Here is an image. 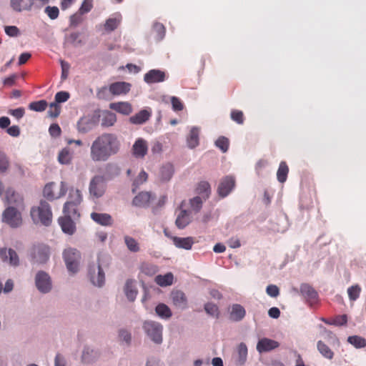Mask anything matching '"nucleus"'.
I'll return each instance as SVG.
<instances>
[{"label": "nucleus", "mask_w": 366, "mask_h": 366, "mask_svg": "<svg viewBox=\"0 0 366 366\" xmlns=\"http://www.w3.org/2000/svg\"><path fill=\"white\" fill-rule=\"evenodd\" d=\"M185 206V202H182L179 206V211L175 221L176 226L179 229L185 228L192 221L191 211L187 210Z\"/></svg>", "instance_id": "f8f14e48"}, {"label": "nucleus", "mask_w": 366, "mask_h": 366, "mask_svg": "<svg viewBox=\"0 0 366 366\" xmlns=\"http://www.w3.org/2000/svg\"><path fill=\"white\" fill-rule=\"evenodd\" d=\"M124 292L127 297L130 301H134L137 295V290L132 280H127L125 284Z\"/></svg>", "instance_id": "c9c22d12"}, {"label": "nucleus", "mask_w": 366, "mask_h": 366, "mask_svg": "<svg viewBox=\"0 0 366 366\" xmlns=\"http://www.w3.org/2000/svg\"><path fill=\"white\" fill-rule=\"evenodd\" d=\"M44 12L52 20L57 19L59 14V10L56 6H48L45 8Z\"/></svg>", "instance_id": "5fc2aeb1"}, {"label": "nucleus", "mask_w": 366, "mask_h": 366, "mask_svg": "<svg viewBox=\"0 0 366 366\" xmlns=\"http://www.w3.org/2000/svg\"><path fill=\"white\" fill-rule=\"evenodd\" d=\"M237 352L239 355V362L240 365L244 363L247 355V345L242 342L238 345Z\"/></svg>", "instance_id": "49530a36"}, {"label": "nucleus", "mask_w": 366, "mask_h": 366, "mask_svg": "<svg viewBox=\"0 0 366 366\" xmlns=\"http://www.w3.org/2000/svg\"><path fill=\"white\" fill-rule=\"evenodd\" d=\"M157 314L163 318H169L172 316V312L169 307L165 304L161 303L156 307Z\"/></svg>", "instance_id": "79ce46f5"}, {"label": "nucleus", "mask_w": 366, "mask_h": 366, "mask_svg": "<svg viewBox=\"0 0 366 366\" xmlns=\"http://www.w3.org/2000/svg\"><path fill=\"white\" fill-rule=\"evenodd\" d=\"M171 103L172 105L173 110L176 112L182 111L184 109V105L182 102L179 98L176 97H172L171 98Z\"/></svg>", "instance_id": "052dcab7"}, {"label": "nucleus", "mask_w": 366, "mask_h": 366, "mask_svg": "<svg viewBox=\"0 0 366 366\" xmlns=\"http://www.w3.org/2000/svg\"><path fill=\"white\" fill-rule=\"evenodd\" d=\"M172 239L174 244L178 247L184 249H190L194 244L193 238L191 237H172Z\"/></svg>", "instance_id": "c756f323"}, {"label": "nucleus", "mask_w": 366, "mask_h": 366, "mask_svg": "<svg viewBox=\"0 0 366 366\" xmlns=\"http://www.w3.org/2000/svg\"><path fill=\"white\" fill-rule=\"evenodd\" d=\"M197 192L204 199L208 198L211 192L209 184L205 181L199 182L197 187Z\"/></svg>", "instance_id": "ea45409f"}, {"label": "nucleus", "mask_w": 366, "mask_h": 366, "mask_svg": "<svg viewBox=\"0 0 366 366\" xmlns=\"http://www.w3.org/2000/svg\"><path fill=\"white\" fill-rule=\"evenodd\" d=\"M37 289L42 293H47L51 289V281L49 274L44 272H39L35 278Z\"/></svg>", "instance_id": "ddd939ff"}, {"label": "nucleus", "mask_w": 366, "mask_h": 366, "mask_svg": "<svg viewBox=\"0 0 366 366\" xmlns=\"http://www.w3.org/2000/svg\"><path fill=\"white\" fill-rule=\"evenodd\" d=\"M0 257L4 262H8L12 266H17L19 264V257L12 249H1Z\"/></svg>", "instance_id": "412c9836"}, {"label": "nucleus", "mask_w": 366, "mask_h": 366, "mask_svg": "<svg viewBox=\"0 0 366 366\" xmlns=\"http://www.w3.org/2000/svg\"><path fill=\"white\" fill-rule=\"evenodd\" d=\"M280 343L272 339L264 337L260 339L257 344V350L259 353L267 352L277 348Z\"/></svg>", "instance_id": "a211bd4d"}, {"label": "nucleus", "mask_w": 366, "mask_h": 366, "mask_svg": "<svg viewBox=\"0 0 366 366\" xmlns=\"http://www.w3.org/2000/svg\"><path fill=\"white\" fill-rule=\"evenodd\" d=\"M174 173V168L172 164H166L163 165L159 172V178L162 182H167L170 180Z\"/></svg>", "instance_id": "72a5a7b5"}, {"label": "nucleus", "mask_w": 366, "mask_h": 366, "mask_svg": "<svg viewBox=\"0 0 366 366\" xmlns=\"http://www.w3.org/2000/svg\"><path fill=\"white\" fill-rule=\"evenodd\" d=\"M105 192L104 179L102 176L94 177L89 184L90 195L95 198L101 197Z\"/></svg>", "instance_id": "9b49d317"}, {"label": "nucleus", "mask_w": 366, "mask_h": 366, "mask_svg": "<svg viewBox=\"0 0 366 366\" xmlns=\"http://www.w3.org/2000/svg\"><path fill=\"white\" fill-rule=\"evenodd\" d=\"M174 276L172 273L168 272L164 275H157L155 277V282L161 287H167L172 285Z\"/></svg>", "instance_id": "e433bc0d"}, {"label": "nucleus", "mask_w": 366, "mask_h": 366, "mask_svg": "<svg viewBox=\"0 0 366 366\" xmlns=\"http://www.w3.org/2000/svg\"><path fill=\"white\" fill-rule=\"evenodd\" d=\"M100 121L99 113L94 112L92 115L86 116L79 119L77 127L80 132L86 133L98 125Z\"/></svg>", "instance_id": "1a4fd4ad"}, {"label": "nucleus", "mask_w": 366, "mask_h": 366, "mask_svg": "<svg viewBox=\"0 0 366 366\" xmlns=\"http://www.w3.org/2000/svg\"><path fill=\"white\" fill-rule=\"evenodd\" d=\"M10 6L17 12L31 11L33 7V0H10Z\"/></svg>", "instance_id": "b1692460"}, {"label": "nucleus", "mask_w": 366, "mask_h": 366, "mask_svg": "<svg viewBox=\"0 0 366 366\" xmlns=\"http://www.w3.org/2000/svg\"><path fill=\"white\" fill-rule=\"evenodd\" d=\"M121 21L122 16L120 14H117L114 17L109 18L104 24V31L107 33L114 31L119 26Z\"/></svg>", "instance_id": "2f4dec72"}, {"label": "nucleus", "mask_w": 366, "mask_h": 366, "mask_svg": "<svg viewBox=\"0 0 366 366\" xmlns=\"http://www.w3.org/2000/svg\"><path fill=\"white\" fill-rule=\"evenodd\" d=\"M267 294L272 297H277L280 295V290L274 285H269L266 288Z\"/></svg>", "instance_id": "680f3d73"}, {"label": "nucleus", "mask_w": 366, "mask_h": 366, "mask_svg": "<svg viewBox=\"0 0 366 366\" xmlns=\"http://www.w3.org/2000/svg\"><path fill=\"white\" fill-rule=\"evenodd\" d=\"M147 144L145 140L138 139L132 147L133 154L136 157H144L147 152Z\"/></svg>", "instance_id": "cd10ccee"}, {"label": "nucleus", "mask_w": 366, "mask_h": 366, "mask_svg": "<svg viewBox=\"0 0 366 366\" xmlns=\"http://www.w3.org/2000/svg\"><path fill=\"white\" fill-rule=\"evenodd\" d=\"M231 119L239 124H243L244 122V114L239 110H232L231 112Z\"/></svg>", "instance_id": "603ef678"}, {"label": "nucleus", "mask_w": 366, "mask_h": 366, "mask_svg": "<svg viewBox=\"0 0 366 366\" xmlns=\"http://www.w3.org/2000/svg\"><path fill=\"white\" fill-rule=\"evenodd\" d=\"M92 8V1L89 0H84L81 4V7L79 9V13L84 14L91 11Z\"/></svg>", "instance_id": "e2e57ef3"}, {"label": "nucleus", "mask_w": 366, "mask_h": 366, "mask_svg": "<svg viewBox=\"0 0 366 366\" xmlns=\"http://www.w3.org/2000/svg\"><path fill=\"white\" fill-rule=\"evenodd\" d=\"M154 199L152 194L148 192H142L133 199V204L139 207H148Z\"/></svg>", "instance_id": "4be33fe9"}, {"label": "nucleus", "mask_w": 366, "mask_h": 366, "mask_svg": "<svg viewBox=\"0 0 366 366\" xmlns=\"http://www.w3.org/2000/svg\"><path fill=\"white\" fill-rule=\"evenodd\" d=\"M9 114L14 117L16 119H19L22 118L25 114V110L23 107H19L15 109H10Z\"/></svg>", "instance_id": "69168bd1"}, {"label": "nucleus", "mask_w": 366, "mask_h": 366, "mask_svg": "<svg viewBox=\"0 0 366 366\" xmlns=\"http://www.w3.org/2000/svg\"><path fill=\"white\" fill-rule=\"evenodd\" d=\"M204 310L208 315L216 318H218L219 316V307L214 303L208 302L205 304Z\"/></svg>", "instance_id": "a18cd8bd"}, {"label": "nucleus", "mask_w": 366, "mask_h": 366, "mask_svg": "<svg viewBox=\"0 0 366 366\" xmlns=\"http://www.w3.org/2000/svg\"><path fill=\"white\" fill-rule=\"evenodd\" d=\"M361 288L359 285H354L348 288L347 293L350 300H356L360 294Z\"/></svg>", "instance_id": "09e8293b"}, {"label": "nucleus", "mask_w": 366, "mask_h": 366, "mask_svg": "<svg viewBox=\"0 0 366 366\" xmlns=\"http://www.w3.org/2000/svg\"><path fill=\"white\" fill-rule=\"evenodd\" d=\"M148 175L144 171H142L133 183L132 192L134 193L137 187L147 180Z\"/></svg>", "instance_id": "8fccbe9b"}, {"label": "nucleus", "mask_w": 366, "mask_h": 366, "mask_svg": "<svg viewBox=\"0 0 366 366\" xmlns=\"http://www.w3.org/2000/svg\"><path fill=\"white\" fill-rule=\"evenodd\" d=\"M317 350L321 355L327 359L331 360L333 358L334 352L331 349L322 341L317 342Z\"/></svg>", "instance_id": "58836bf2"}, {"label": "nucleus", "mask_w": 366, "mask_h": 366, "mask_svg": "<svg viewBox=\"0 0 366 366\" xmlns=\"http://www.w3.org/2000/svg\"><path fill=\"white\" fill-rule=\"evenodd\" d=\"M89 275L93 285L98 287H102L104 285L105 281L104 272L99 262L89 266Z\"/></svg>", "instance_id": "9d476101"}, {"label": "nucleus", "mask_w": 366, "mask_h": 366, "mask_svg": "<svg viewBox=\"0 0 366 366\" xmlns=\"http://www.w3.org/2000/svg\"><path fill=\"white\" fill-rule=\"evenodd\" d=\"M91 218L94 222L102 226H112L113 224L112 216L107 213L92 212Z\"/></svg>", "instance_id": "a878e982"}, {"label": "nucleus", "mask_w": 366, "mask_h": 366, "mask_svg": "<svg viewBox=\"0 0 366 366\" xmlns=\"http://www.w3.org/2000/svg\"><path fill=\"white\" fill-rule=\"evenodd\" d=\"M144 330L152 341L161 343L162 341V326L156 322L146 321L144 323Z\"/></svg>", "instance_id": "0eeeda50"}, {"label": "nucleus", "mask_w": 366, "mask_h": 366, "mask_svg": "<svg viewBox=\"0 0 366 366\" xmlns=\"http://www.w3.org/2000/svg\"><path fill=\"white\" fill-rule=\"evenodd\" d=\"M9 167V161L8 157L2 152H0V173L6 172Z\"/></svg>", "instance_id": "6e6d98bb"}, {"label": "nucleus", "mask_w": 366, "mask_h": 366, "mask_svg": "<svg viewBox=\"0 0 366 366\" xmlns=\"http://www.w3.org/2000/svg\"><path fill=\"white\" fill-rule=\"evenodd\" d=\"M165 73L159 69H152L144 74V80L147 84L162 82L165 80Z\"/></svg>", "instance_id": "aec40b11"}, {"label": "nucleus", "mask_w": 366, "mask_h": 366, "mask_svg": "<svg viewBox=\"0 0 366 366\" xmlns=\"http://www.w3.org/2000/svg\"><path fill=\"white\" fill-rule=\"evenodd\" d=\"M73 159V153L69 148L65 147L62 149L58 155V161L61 164H69Z\"/></svg>", "instance_id": "f704fd0d"}, {"label": "nucleus", "mask_w": 366, "mask_h": 366, "mask_svg": "<svg viewBox=\"0 0 366 366\" xmlns=\"http://www.w3.org/2000/svg\"><path fill=\"white\" fill-rule=\"evenodd\" d=\"M289 168L285 162H281L277 172V177L280 182L283 183L287 180Z\"/></svg>", "instance_id": "4c0bfd02"}, {"label": "nucleus", "mask_w": 366, "mask_h": 366, "mask_svg": "<svg viewBox=\"0 0 366 366\" xmlns=\"http://www.w3.org/2000/svg\"><path fill=\"white\" fill-rule=\"evenodd\" d=\"M63 257L67 269L71 273H76L79 269L80 252L76 249L69 247L64 251Z\"/></svg>", "instance_id": "423d86ee"}, {"label": "nucleus", "mask_w": 366, "mask_h": 366, "mask_svg": "<svg viewBox=\"0 0 366 366\" xmlns=\"http://www.w3.org/2000/svg\"><path fill=\"white\" fill-rule=\"evenodd\" d=\"M151 112L142 109L129 118V122L134 124H142L146 122L151 117Z\"/></svg>", "instance_id": "7c9ffc66"}, {"label": "nucleus", "mask_w": 366, "mask_h": 366, "mask_svg": "<svg viewBox=\"0 0 366 366\" xmlns=\"http://www.w3.org/2000/svg\"><path fill=\"white\" fill-rule=\"evenodd\" d=\"M30 215L34 222H40L45 226L50 225L53 217L51 207L45 200H41L38 206L31 207Z\"/></svg>", "instance_id": "f03ea898"}, {"label": "nucleus", "mask_w": 366, "mask_h": 366, "mask_svg": "<svg viewBox=\"0 0 366 366\" xmlns=\"http://www.w3.org/2000/svg\"><path fill=\"white\" fill-rule=\"evenodd\" d=\"M109 92L114 96L127 94L131 89V84L125 81H117L109 85ZM107 91V87L104 86L97 92V97L104 99Z\"/></svg>", "instance_id": "20e7f679"}, {"label": "nucleus", "mask_w": 366, "mask_h": 366, "mask_svg": "<svg viewBox=\"0 0 366 366\" xmlns=\"http://www.w3.org/2000/svg\"><path fill=\"white\" fill-rule=\"evenodd\" d=\"M199 128L193 127L187 138V146L190 149L195 148L199 145Z\"/></svg>", "instance_id": "473e14b6"}, {"label": "nucleus", "mask_w": 366, "mask_h": 366, "mask_svg": "<svg viewBox=\"0 0 366 366\" xmlns=\"http://www.w3.org/2000/svg\"><path fill=\"white\" fill-rule=\"evenodd\" d=\"M124 242L128 249L132 252H137L139 251L140 247L137 241L129 236L124 237Z\"/></svg>", "instance_id": "a19ab883"}, {"label": "nucleus", "mask_w": 366, "mask_h": 366, "mask_svg": "<svg viewBox=\"0 0 366 366\" xmlns=\"http://www.w3.org/2000/svg\"><path fill=\"white\" fill-rule=\"evenodd\" d=\"M60 111L61 107L58 104L51 103L47 113L50 117H57L60 114Z\"/></svg>", "instance_id": "4d7b16f0"}, {"label": "nucleus", "mask_w": 366, "mask_h": 366, "mask_svg": "<svg viewBox=\"0 0 366 366\" xmlns=\"http://www.w3.org/2000/svg\"><path fill=\"white\" fill-rule=\"evenodd\" d=\"M171 298L174 306L184 309L187 305V299L185 294L180 290L173 291L171 294Z\"/></svg>", "instance_id": "393cba45"}, {"label": "nucleus", "mask_w": 366, "mask_h": 366, "mask_svg": "<svg viewBox=\"0 0 366 366\" xmlns=\"http://www.w3.org/2000/svg\"><path fill=\"white\" fill-rule=\"evenodd\" d=\"M347 341L357 348H362L366 346V340L357 335L349 337Z\"/></svg>", "instance_id": "37998d69"}, {"label": "nucleus", "mask_w": 366, "mask_h": 366, "mask_svg": "<svg viewBox=\"0 0 366 366\" xmlns=\"http://www.w3.org/2000/svg\"><path fill=\"white\" fill-rule=\"evenodd\" d=\"M153 29L157 34V40H162L165 34V28L161 23H155L153 26Z\"/></svg>", "instance_id": "864d4df0"}, {"label": "nucleus", "mask_w": 366, "mask_h": 366, "mask_svg": "<svg viewBox=\"0 0 366 366\" xmlns=\"http://www.w3.org/2000/svg\"><path fill=\"white\" fill-rule=\"evenodd\" d=\"M2 219L11 227H18L22 224L21 213L13 206H9L4 210Z\"/></svg>", "instance_id": "6e6552de"}, {"label": "nucleus", "mask_w": 366, "mask_h": 366, "mask_svg": "<svg viewBox=\"0 0 366 366\" xmlns=\"http://www.w3.org/2000/svg\"><path fill=\"white\" fill-rule=\"evenodd\" d=\"M121 142L117 134L102 133L92 143L90 157L94 162H107L112 156L118 154Z\"/></svg>", "instance_id": "f257e3e1"}, {"label": "nucleus", "mask_w": 366, "mask_h": 366, "mask_svg": "<svg viewBox=\"0 0 366 366\" xmlns=\"http://www.w3.org/2000/svg\"><path fill=\"white\" fill-rule=\"evenodd\" d=\"M76 219L69 216L64 215L58 219V223L61 227L64 233L73 235L76 230L75 221Z\"/></svg>", "instance_id": "dca6fc26"}, {"label": "nucleus", "mask_w": 366, "mask_h": 366, "mask_svg": "<svg viewBox=\"0 0 366 366\" xmlns=\"http://www.w3.org/2000/svg\"><path fill=\"white\" fill-rule=\"evenodd\" d=\"M33 261L36 263H45L49 256V248L46 245L34 246L31 253Z\"/></svg>", "instance_id": "4468645a"}, {"label": "nucleus", "mask_w": 366, "mask_h": 366, "mask_svg": "<svg viewBox=\"0 0 366 366\" xmlns=\"http://www.w3.org/2000/svg\"><path fill=\"white\" fill-rule=\"evenodd\" d=\"M81 201L82 196L81 191L78 189H71L69 199L63 207V214L69 216L74 219H78L80 217L78 207Z\"/></svg>", "instance_id": "7ed1b4c3"}, {"label": "nucleus", "mask_w": 366, "mask_h": 366, "mask_svg": "<svg viewBox=\"0 0 366 366\" xmlns=\"http://www.w3.org/2000/svg\"><path fill=\"white\" fill-rule=\"evenodd\" d=\"M96 113H99L100 116L101 126L103 128H108L112 127L117 122V116L114 113L104 110L102 112L98 111Z\"/></svg>", "instance_id": "6ab92c4d"}, {"label": "nucleus", "mask_w": 366, "mask_h": 366, "mask_svg": "<svg viewBox=\"0 0 366 366\" xmlns=\"http://www.w3.org/2000/svg\"><path fill=\"white\" fill-rule=\"evenodd\" d=\"M69 93L67 92H59L55 95V103L65 102L69 99Z\"/></svg>", "instance_id": "13d9d810"}, {"label": "nucleus", "mask_w": 366, "mask_h": 366, "mask_svg": "<svg viewBox=\"0 0 366 366\" xmlns=\"http://www.w3.org/2000/svg\"><path fill=\"white\" fill-rule=\"evenodd\" d=\"M191 212H194V213H197L200 211L202 207V200L200 197H195L190 199L189 201Z\"/></svg>", "instance_id": "de8ad7c7"}, {"label": "nucleus", "mask_w": 366, "mask_h": 366, "mask_svg": "<svg viewBox=\"0 0 366 366\" xmlns=\"http://www.w3.org/2000/svg\"><path fill=\"white\" fill-rule=\"evenodd\" d=\"M229 139L224 137H219L215 142V145L221 149L222 152H226L229 148Z\"/></svg>", "instance_id": "3c124183"}, {"label": "nucleus", "mask_w": 366, "mask_h": 366, "mask_svg": "<svg viewBox=\"0 0 366 366\" xmlns=\"http://www.w3.org/2000/svg\"><path fill=\"white\" fill-rule=\"evenodd\" d=\"M66 191V186L64 182H61L59 185L54 182H49L45 185L43 189V194L48 200L52 201L64 196Z\"/></svg>", "instance_id": "39448f33"}, {"label": "nucleus", "mask_w": 366, "mask_h": 366, "mask_svg": "<svg viewBox=\"0 0 366 366\" xmlns=\"http://www.w3.org/2000/svg\"><path fill=\"white\" fill-rule=\"evenodd\" d=\"M6 201L8 204L21 206L23 204V198L12 189L6 191Z\"/></svg>", "instance_id": "c85d7f7f"}, {"label": "nucleus", "mask_w": 366, "mask_h": 366, "mask_svg": "<svg viewBox=\"0 0 366 366\" xmlns=\"http://www.w3.org/2000/svg\"><path fill=\"white\" fill-rule=\"evenodd\" d=\"M235 185V180L233 177L227 176L222 179L218 187V194L222 197H227Z\"/></svg>", "instance_id": "f3484780"}, {"label": "nucleus", "mask_w": 366, "mask_h": 366, "mask_svg": "<svg viewBox=\"0 0 366 366\" xmlns=\"http://www.w3.org/2000/svg\"><path fill=\"white\" fill-rule=\"evenodd\" d=\"M300 293L310 306L317 303L318 294L315 289L308 284H302L300 288Z\"/></svg>", "instance_id": "2eb2a0df"}, {"label": "nucleus", "mask_w": 366, "mask_h": 366, "mask_svg": "<svg viewBox=\"0 0 366 366\" xmlns=\"http://www.w3.org/2000/svg\"><path fill=\"white\" fill-rule=\"evenodd\" d=\"M229 319L233 322L241 321L246 315L244 308L239 304H234L229 310Z\"/></svg>", "instance_id": "5701e85b"}, {"label": "nucleus", "mask_w": 366, "mask_h": 366, "mask_svg": "<svg viewBox=\"0 0 366 366\" xmlns=\"http://www.w3.org/2000/svg\"><path fill=\"white\" fill-rule=\"evenodd\" d=\"M109 108L124 115H129L132 112V104L127 102L111 103Z\"/></svg>", "instance_id": "bb28decb"}, {"label": "nucleus", "mask_w": 366, "mask_h": 366, "mask_svg": "<svg viewBox=\"0 0 366 366\" xmlns=\"http://www.w3.org/2000/svg\"><path fill=\"white\" fill-rule=\"evenodd\" d=\"M83 21L82 14L76 13L70 17V24L73 26L79 25Z\"/></svg>", "instance_id": "774afa93"}, {"label": "nucleus", "mask_w": 366, "mask_h": 366, "mask_svg": "<svg viewBox=\"0 0 366 366\" xmlns=\"http://www.w3.org/2000/svg\"><path fill=\"white\" fill-rule=\"evenodd\" d=\"M48 106L46 100L32 102L29 104V109L35 112H43Z\"/></svg>", "instance_id": "c03bdc74"}, {"label": "nucleus", "mask_w": 366, "mask_h": 366, "mask_svg": "<svg viewBox=\"0 0 366 366\" xmlns=\"http://www.w3.org/2000/svg\"><path fill=\"white\" fill-rule=\"evenodd\" d=\"M4 30L5 33L9 36H17L19 34V29L15 26H7Z\"/></svg>", "instance_id": "338daca9"}, {"label": "nucleus", "mask_w": 366, "mask_h": 366, "mask_svg": "<svg viewBox=\"0 0 366 366\" xmlns=\"http://www.w3.org/2000/svg\"><path fill=\"white\" fill-rule=\"evenodd\" d=\"M347 317L346 315H337L332 319V324L335 326H342L347 324Z\"/></svg>", "instance_id": "bf43d9fd"}, {"label": "nucleus", "mask_w": 366, "mask_h": 366, "mask_svg": "<svg viewBox=\"0 0 366 366\" xmlns=\"http://www.w3.org/2000/svg\"><path fill=\"white\" fill-rule=\"evenodd\" d=\"M79 34L78 32L71 33L67 37V41L70 44L76 46L81 43V41L79 39Z\"/></svg>", "instance_id": "0e129e2a"}]
</instances>
